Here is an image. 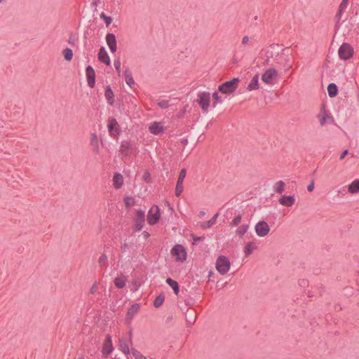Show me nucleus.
<instances>
[{"mask_svg": "<svg viewBox=\"0 0 359 359\" xmlns=\"http://www.w3.org/2000/svg\"><path fill=\"white\" fill-rule=\"evenodd\" d=\"M100 1V0H94V1L93 2V4L94 6H97V3H99Z\"/></svg>", "mask_w": 359, "mask_h": 359, "instance_id": "obj_64", "label": "nucleus"}, {"mask_svg": "<svg viewBox=\"0 0 359 359\" xmlns=\"http://www.w3.org/2000/svg\"><path fill=\"white\" fill-rule=\"evenodd\" d=\"M140 308V304L135 303L128 309L126 314V321L128 323H130L133 320L134 316L139 311Z\"/></svg>", "mask_w": 359, "mask_h": 359, "instance_id": "obj_16", "label": "nucleus"}, {"mask_svg": "<svg viewBox=\"0 0 359 359\" xmlns=\"http://www.w3.org/2000/svg\"><path fill=\"white\" fill-rule=\"evenodd\" d=\"M212 98L214 100V101L212 102V107H216L217 103H222V97L220 95H219V94H218V93L217 91L213 93Z\"/></svg>", "mask_w": 359, "mask_h": 359, "instance_id": "obj_37", "label": "nucleus"}, {"mask_svg": "<svg viewBox=\"0 0 359 359\" xmlns=\"http://www.w3.org/2000/svg\"><path fill=\"white\" fill-rule=\"evenodd\" d=\"M100 266H106L108 264V257L105 254H102L98 259Z\"/></svg>", "mask_w": 359, "mask_h": 359, "instance_id": "obj_39", "label": "nucleus"}, {"mask_svg": "<svg viewBox=\"0 0 359 359\" xmlns=\"http://www.w3.org/2000/svg\"><path fill=\"white\" fill-rule=\"evenodd\" d=\"M171 255L177 262H184L187 259V254L182 245H175L171 250Z\"/></svg>", "mask_w": 359, "mask_h": 359, "instance_id": "obj_3", "label": "nucleus"}, {"mask_svg": "<svg viewBox=\"0 0 359 359\" xmlns=\"http://www.w3.org/2000/svg\"><path fill=\"white\" fill-rule=\"evenodd\" d=\"M284 60H285V63L283 64L284 67L287 69H289L290 68H291L292 67V62L290 61V58H285Z\"/></svg>", "mask_w": 359, "mask_h": 359, "instance_id": "obj_51", "label": "nucleus"}, {"mask_svg": "<svg viewBox=\"0 0 359 359\" xmlns=\"http://www.w3.org/2000/svg\"><path fill=\"white\" fill-rule=\"evenodd\" d=\"M327 93L330 97H335L338 94V87L334 83H331L327 86Z\"/></svg>", "mask_w": 359, "mask_h": 359, "instance_id": "obj_27", "label": "nucleus"}, {"mask_svg": "<svg viewBox=\"0 0 359 359\" xmlns=\"http://www.w3.org/2000/svg\"><path fill=\"white\" fill-rule=\"evenodd\" d=\"M257 246L253 241L248 242L244 248V253L245 257H249L256 250Z\"/></svg>", "mask_w": 359, "mask_h": 359, "instance_id": "obj_25", "label": "nucleus"}, {"mask_svg": "<svg viewBox=\"0 0 359 359\" xmlns=\"http://www.w3.org/2000/svg\"><path fill=\"white\" fill-rule=\"evenodd\" d=\"M285 186V184L283 181L280 180V181L277 182L276 184V188H275L276 191L278 194H281L284 191Z\"/></svg>", "mask_w": 359, "mask_h": 359, "instance_id": "obj_36", "label": "nucleus"}, {"mask_svg": "<svg viewBox=\"0 0 359 359\" xmlns=\"http://www.w3.org/2000/svg\"><path fill=\"white\" fill-rule=\"evenodd\" d=\"M131 353L135 359H141L144 355L137 349L132 348Z\"/></svg>", "mask_w": 359, "mask_h": 359, "instance_id": "obj_45", "label": "nucleus"}, {"mask_svg": "<svg viewBox=\"0 0 359 359\" xmlns=\"http://www.w3.org/2000/svg\"><path fill=\"white\" fill-rule=\"evenodd\" d=\"M100 18L104 21L107 27H108L112 22V18L110 16L106 15L104 13L100 14Z\"/></svg>", "mask_w": 359, "mask_h": 359, "instance_id": "obj_43", "label": "nucleus"}, {"mask_svg": "<svg viewBox=\"0 0 359 359\" xmlns=\"http://www.w3.org/2000/svg\"><path fill=\"white\" fill-rule=\"evenodd\" d=\"M106 41L111 53H115L117 49L116 36L113 33H108L106 35Z\"/></svg>", "mask_w": 359, "mask_h": 359, "instance_id": "obj_15", "label": "nucleus"}, {"mask_svg": "<svg viewBox=\"0 0 359 359\" xmlns=\"http://www.w3.org/2000/svg\"><path fill=\"white\" fill-rule=\"evenodd\" d=\"M135 246V244L133 242L126 243L125 242L123 245L121 246V252H126L129 248H133Z\"/></svg>", "mask_w": 359, "mask_h": 359, "instance_id": "obj_44", "label": "nucleus"}, {"mask_svg": "<svg viewBox=\"0 0 359 359\" xmlns=\"http://www.w3.org/2000/svg\"><path fill=\"white\" fill-rule=\"evenodd\" d=\"M289 50H290V48L289 47H286L283 49H282L281 52L280 53L283 56H289L290 55V53H289Z\"/></svg>", "mask_w": 359, "mask_h": 359, "instance_id": "obj_53", "label": "nucleus"}, {"mask_svg": "<svg viewBox=\"0 0 359 359\" xmlns=\"http://www.w3.org/2000/svg\"><path fill=\"white\" fill-rule=\"evenodd\" d=\"M64 59L67 61H71L73 58V51L69 48H66L62 50Z\"/></svg>", "mask_w": 359, "mask_h": 359, "instance_id": "obj_34", "label": "nucleus"}, {"mask_svg": "<svg viewBox=\"0 0 359 359\" xmlns=\"http://www.w3.org/2000/svg\"><path fill=\"white\" fill-rule=\"evenodd\" d=\"M192 239H193V245H198L200 242H203L205 240V236H197L194 234L191 235Z\"/></svg>", "mask_w": 359, "mask_h": 359, "instance_id": "obj_42", "label": "nucleus"}, {"mask_svg": "<svg viewBox=\"0 0 359 359\" xmlns=\"http://www.w3.org/2000/svg\"><path fill=\"white\" fill-rule=\"evenodd\" d=\"M230 266V261L224 255H220L218 257L216 261L215 267L220 274L224 275L227 273V272L229 271Z\"/></svg>", "mask_w": 359, "mask_h": 359, "instance_id": "obj_2", "label": "nucleus"}, {"mask_svg": "<svg viewBox=\"0 0 359 359\" xmlns=\"http://www.w3.org/2000/svg\"><path fill=\"white\" fill-rule=\"evenodd\" d=\"M114 347L112 344L111 337L109 334L106 336L104 343L102 346V353L104 358H107L108 355L113 351Z\"/></svg>", "mask_w": 359, "mask_h": 359, "instance_id": "obj_13", "label": "nucleus"}, {"mask_svg": "<svg viewBox=\"0 0 359 359\" xmlns=\"http://www.w3.org/2000/svg\"><path fill=\"white\" fill-rule=\"evenodd\" d=\"M186 174L187 170L185 168H182L180 172L175 190V194L177 197L180 196L183 191V182L186 177Z\"/></svg>", "mask_w": 359, "mask_h": 359, "instance_id": "obj_10", "label": "nucleus"}, {"mask_svg": "<svg viewBox=\"0 0 359 359\" xmlns=\"http://www.w3.org/2000/svg\"><path fill=\"white\" fill-rule=\"evenodd\" d=\"M132 330H130L128 332V335H129V340H130V343L132 344Z\"/></svg>", "mask_w": 359, "mask_h": 359, "instance_id": "obj_61", "label": "nucleus"}, {"mask_svg": "<svg viewBox=\"0 0 359 359\" xmlns=\"http://www.w3.org/2000/svg\"><path fill=\"white\" fill-rule=\"evenodd\" d=\"M97 57L101 62L105 64L106 65H110L111 61L109 56L103 46L100 48Z\"/></svg>", "mask_w": 359, "mask_h": 359, "instance_id": "obj_17", "label": "nucleus"}, {"mask_svg": "<svg viewBox=\"0 0 359 359\" xmlns=\"http://www.w3.org/2000/svg\"><path fill=\"white\" fill-rule=\"evenodd\" d=\"M143 180L147 183L151 182V175L149 171H145L143 176H142Z\"/></svg>", "mask_w": 359, "mask_h": 359, "instance_id": "obj_48", "label": "nucleus"}, {"mask_svg": "<svg viewBox=\"0 0 359 359\" xmlns=\"http://www.w3.org/2000/svg\"><path fill=\"white\" fill-rule=\"evenodd\" d=\"M239 82V78H233L231 80L225 81L219 85L218 90L223 94L229 95L237 89Z\"/></svg>", "mask_w": 359, "mask_h": 359, "instance_id": "obj_1", "label": "nucleus"}, {"mask_svg": "<svg viewBox=\"0 0 359 359\" xmlns=\"http://www.w3.org/2000/svg\"><path fill=\"white\" fill-rule=\"evenodd\" d=\"M249 229L248 224H243L240 226H238L236 231V234L240 238H243L244 234L247 232Z\"/></svg>", "mask_w": 359, "mask_h": 359, "instance_id": "obj_31", "label": "nucleus"}, {"mask_svg": "<svg viewBox=\"0 0 359 359\" xmlns=\"http://www.w3.org/2000/svg\"><path fill=\"white\" fill-rule=\"evenodd\" d=\"M134 222H135V231H141L144 226V222H145V215H144V212L143 210H139L137 211Z\"/></svg>", "mask_w": 359, "mask_h": 359, "instance_id": "obj_11", "label": "nucleus"}, {"mask_svg": "<svg viewBox=\"0 0 359 359\" xmlns=\"http://www.w3.org/2000/svg\"><path fill=\"white\" fill-rule=\"evenodd\" d=\"M218 215H219V213L217 212L210 220L202 223L201 226V228L202 229H208V228H210L212 226H213L216 222V219H217Z\"/></svg>", "mask_w": 359, "mask_h": 359, "instance_id": "obj_30", "label": "nucleus"}, {"mask_svg": "<svg viewBox=\"0 0 359 359\" xmlns=\"http://www.w3.org/2000/svg\"><path fill=\"white\" fill-rule=\"evenodd\" d=\"M205 212L201 210V211L199 212L198 216L200 217H203L205 215Z\"/></svg>", "mask_w": 359, "mask_h": 359, "instance_id": "obj_62", "label": "nucleus"}, {"mask_svg": "<svg viewBox=\"0 0 359 359\" xmlns=\"http://www.w3.org/2000/svg\"><path fill=\"white\" fill-rule=\"evenodd\" d=\"M157 105L160 107L161 109H167L169 106V101L168 100H161L157 103Z\"/></svg>", "mask_w": 359, "mask_h": 359, "instance_id": "obj_47", "label": "nucleus"}, {"mask_svg": "<svg viewBox=\"0 0 359 359\" xmlns=\"http://www.w3.org/2000/svg\"><path fill=\"white\" fill-rule=\"evenodd\" d=\"M348 191L351 194L359 192V179L353 180L348 187Z\"/></svg>", "mask_w": 359, "mask_h": 359, "instance_id": "obj_28", "label": "nucleus"}, {"mask_svg": "<svg viewBox=\"0 0 359 359\" xmlns=\"http://www.w3.org/2000/svg\"><path fill=\"white\" fill-rule=\"evenodd\" d=\"M90 145L93 147V151L97 153L99 150V144L97 136L95 133H92L90 135Z\"/></svg>", "mask_w": 359, "mask_h": 359, "instance_id": "obj_29", "label": "nucleus"}, {"mask_svg": "<svg viewBox=\"0 0 359 359\" xmlns=\"http://www.w3.org/2000/svg\"><path fill=\"white\" fill-rule=\"evenodd\" d=\"M279 203L285 207H291L295 203V198L294 196H282L279 198Z\"/></svg>", "mask_w": 359, "mask_h": 359, "instance_id": "obj_18", "label": "nucleus"}, {"mask_svg": "<svg viewBox=\"0 0 359 359\" xmlns=\"http://www.w3.org/2000/svg\"><path fill=\"white\" fill-rule=\"evenodd\" d=\"M149 130L151 133L154 135H159L163 132V126L160 122H154L151 124L149 128Z\"/></svg>", "mask_w": 359, "mask_h": 359, "instance_id": "obj_20", "label": "nucleus"}, {"mask_svg": "<svg viewBox=\"0 0 359 359\" xmlns=\"http://www.w3.org/2000/svg\"><path fill=\"white\" fill-rule=\"evenodd\" d=\"M278 76V72L274 68H270L262 74V80L266 84H271L273 82V80L276 79Z\"/></svg>", "mask_w": 359, "mask_h": 359, "instance_id": "obj_12", "label": "nucleus"}, {"mask_svg": "<svg viewBox=\"0 0 359 359\" xmlns=\"http://www.w3.org/2000/svg\"><path fill=\"white\" fill-rule=\"evenodd\" d=\"M326 118H327V116L325 115V116H322V118H320V123L322 126L325 124V123L326 121Z\"/></svg>", "mask_w": 359, "mask_h": 359, "instance_id": "obj_57", "label": "nucleus"}, {"mask_svg": "<svg viewBox=\"0 0 359 359\" xmlns=\"http://www.w3.org/2000/svg\"><path fill=\"white\" fill-rule=\"evenodd\" d=\"M339 57L341 60H347L353 57V48L348 43H343L338 50Z\"/></svg>", "mask_w": 359, "mask_h": 359, "instance_id": "obj_4", "label": "nucleus"}, {"mask_svg": "<svg viewBox=\"0 0 359 359\" xmlns=\"http://www.w3.org/2000/svg\"><path fill=\"white\" fill-rule=\"evenodd\" d=\"M119 341L121 350L124 353V354L128 355L130 352L128 344L126 343L123 339H119Z\"/></svg>", "mask_w": 359, "mask_h": 359, "instance_id": "obj_35", "label": "nucleus"}, {"mask_svg": "<svg viewBox=\"0 0 359 359\" xmlns=\"http://www.w3.org/2000/svg\"><path fill=\"white\" fill-rule=\"evenodd\" d=\"M255 230L258 236L264 237L269 233L270 227L266 222L262 220L256 224Z\"/></svg>", "mask_w": 359, "mask_h": 359, "instance_id": "obj_9", "label": "nucleus"}, {"mask_svg": "<svg viewBox=\"0 0 359 359\" xmlns=\"http://www.w3.org/2000/svg\"><path fill=\"white\" fill-rule=\"evenodd\" d=\"M123 201L127 208H130L135 204V199L133 197L126 196Z\"/></svg>", "mask_w": 359, "mask_h": 359, "instance_id": "obj_40", "label": "nucleus"}, {"mask_svg": "<svg viewBox=\"0 0 359 359\" xmlns=\"http://www.w3.org/2000/svg\"><path fill=\"white\" fill-rule=\"evenodd\" d=\"M283 57V56L280 54V53H278L275 57H274V60L276 63H278V64H283V61H282V58Z\"/></svg>", "mask_w": 359, "mask_h": 359, "instance_id": "obj_50", "label": "nucleus"}, {"mask_svg": "<svg viewBox=\"0 0 359 359\" xmlns=\"http://www.w3.org/2000/svg\"><path fill=\"white\" fill-rule=\"evenodd\" d=\"M348 0H342L341 2L339 4V8H340V11H344L348 5Z\"/></svg>", "mask_w": 359, "mask_h": 359, "instance_id": "obj_49", "label": "nucleus"}, {"mask_svg": "<svg viewBox=\"0 0 359 359\" xmlns=\"http://www.w3.org/2000/svg\"><path fill=\"white\" fill-rule=\"evenodd\" d=\"M249 41V38L248 36H245L243 37V39H242V43L243 44H245L248 43V41Z\"/></svg>", "mask_w": 359, "mask_h": 359, "instance_id": "obj_58", "label": "nucleus"}, {"mask_svg": "<svg viewBox=\"0 0 359 359\" xmlns=\"http://www.w3.org/2000/svg\"><path fill=\"white\" fill-rule=\"evenodd\" d=\"M242 220V215L241 214H238L234 217V218L230 222V225L231 226H237Z\"/></svg>", "mask_w": 359, "mask_h": 359, "instance_id": "obj_38", "label": "nucleus"}, {"mask_svg": "<svg viewBox=\"0 0 359 359\" xmlns=\"http://www.w3.org/2000/svg\"><path fill=\"white\" fill-rule=\"evenodd\" d=\"M196 102L203 111H207L210 103V93L208 92H200L198 95Z\"/></svg>", "mask_w": 359, "mask_h": 359, "instance_id": "obj_5", "label": "nucleus"}, {"mask_svg": "<svg viewBox=\"0 0 359 359\" xmlns=\"http://www.w3.org/2000/svg\"><path fill=\"white\" fill-rule=\"evenodd\" d=\"M123 184V177L121 174L116 172L113 176V184L116 189H120Z\"/></svg>", "mask_w": 359, "mask_h": 359, "instance_id": "obj_23", "label": "nucleus"}, {"mask_svg": "<svg viewBox=\"0 0 359 359\" xmlns=\"http://www.w3.org/2000/svg\"><path fill=\"white\" fill-rule=\"evenodd\" d=\"M165 282L173 290L174 293L178 295L180 292L179 283L171 278H168Z\"/></svg>", "mask_w": 359, "mask_h": 359, "instance_id": "obj_24", "label": "nucleus"}, {"mask_svg": "<svg viewBox=\"0 0 359 359\" xmlns=\"http://www.w3.org/2000/svg\"><path fill=\"white\" fill-rule=\"evenodd\" d=\"M125 81L126 83L131 88H133L135 86V82L133 78L132 74L128 67L124 71Z\"/></svg>", "mask_w": 359, "mask_h": 359, "instance_id": "obj_22", "label": "nucleus"}, {"mask_svg": "<svg viewBox=\"0 0 359 359\" xmlns=\"http://www.w3.org/2000/svg\"><path fill=\"white\" fill-rule=\"evenodd\" d=\"M86 79L88 85L93 88L95 85V72L92 66L88 65L86 68Z\"/></svg>", "mask_w": 359, "mask_h": 359, "instance_id": "obj_14", "label": "nucleus"}, {"mask_svg": "<svg viewBox=\"0 0 359 359\" xmlns=\"http://www.w3.org/2000/svg\"><path fill=\"white\" fill-rule=\"evenodd\" d=\"M187 142H188V140H187V139H183V140H182V143L183 144H184V145H185V144H187Z\"/></svg>", "mask_w": 359, "mask_h": 359, "instance_id": "obj_63", "label": "nucleus"}, {"mask_svg": "<svg viewBox=\"0 0 359 359\" xmlns=\"http://www.w3.org/2000/svg\"><path fill=\"white\" fill-rule=\"evenodd\" d=\"M114 65L115 69L117 72L118 74L120 75L121 63L119 58L114 60Z\"/></svg>", "mask_w": 359, "mask_h": 359, "instance_id": "obj_46", "label": "nucleus"}, {"mask_svg": "<svg viewBox=\"0 0 359 359\" xmlns=\"http://www.w3.org/2000/svg\"><path fill=\"white\" fill-rule=\"evenodd\" d=\"M68 43L71 44L72 46H74V40L72 39V36L69 37L68 40Z\"/></svg>", "mask_w": 359, "mask_h": 359, "instance_id": "obj_59", "label": "nucleus"}, {"mask_svg": "<svg viewBox=\"0 0 359 359\" xmlns=\"http://www.w3.org/2000/svg\"><path fill=\"white\" fill-rule=\"evenodd\" d=\"M104 97L109 105L113 106L114 104V94L110 85H107L105 88Z\"/></svg>", "mask_w": 359, "mask_h": 359, "instance_id": "obj_19", "label": "nucleus"}, {"mask_svg": "<svg viewBox=\"0 0 359 359\" xmlns=\"http://www.w3.org/2000/svg\"><path fill=\"white\" fill-rule=\"evenodd\" d=\"M137 149L135 144H133L131 141L123 140L121 142L119 151L124 156H129L133 151Z\"/></svg>", "mask_w": 359, "mask_h": 359, "instance_id": "obj_8", "label": "nucleus"}, {"mask_svg": "<svg viewBox=\"0 0 359 359\" xmlns=\"http://www.w3.org/2000/svg\"><path fill=\"white\" fill-rule=\"evenodd\" d=\"M344 11H340V8L338 9V11L335 15V20H336V24H335V29H338L339 27V25H340V23H339V21H340V19L341 18V15H342V12Z\"/></svg>", "mask_w": 359, "mask_h": 359, "instance_id": "obj_41", "label": "nucleus"}, {"mask_svg": "<svg viewBox=\"0 0 359 359\" xmlns=\"http://www.w3.org/2000/svg\"><path fill=\"white\" fill-rule=\"evenodd\" d=\"M109 135L117 139L120 135V126L115 118H109L107 124Z\"/></svg>", "mask_w": 359, "mask_h": 359, "instance_id": "obj_7", "label": "nucleus"}, {"mask_svg": "<svg viewBox=\"0 0 359 359\" xmlns=\"http://www.w3.org/2000/svg\"><path fill=\"white\" fill-rule=\"evenodd\" d=\"M160 217L161 213L158 206L153 205L148 212L147 222L149 225L153 226L158 222Z\"/></svg>", "mask_w": 359, "mask_h": 359, "instance_id": "obj_6", "label": "nucleus"}, {"mask_svg": "<svg viewBox=\"0 0 359 359\" xmlns=\"http://www.w3.org/2000/svg\"><path fill=\"white\" fill-rule=\"evenodd\" d=\"M348 149H345L342 151V153L341 154L340 156H339V159L340 160H342L345 158V156L348 154Z\"/></svg>", "mask_w": 359, "mask_h": 359, "instance_id": "obj_55", "label": "nucleus"}, {"mask_svg": "<svg viewBox=\"0 0 359 359\" xmlns=\"http://www.w3.org/2000/svg\"><path fill=\"white\" fill-rule=\"evenodd\" d=\"M258 88H259V74H257L252 77V80L250 81V83L248 84L247 89L249 91H252V90L257 89Z\"/></svg>", "mask_w": 359, "mask_h": 359, "instance_id": "obj_26", "label": "nucleus"}, {"mask_svg": "<svg viewBox=\"0 0 359 359\" xmlns=\"http://www.w3.org/2000/svg\"><path fill=\"white\" fill-rule=\"evenodd\" d=\"M314 189V182L311 181V183L307 187V190L309 192L313 191Z\"/></svg>", "mask_w": 359, "mask_h": 359, "instance_id": "obj_54", "label": "nucleus"}, {"mask_svg": "<svg viewBox=\"0 0 359 359\" xmlns=\"http://www.w3.org/2000/svg\"><path fill=\"white\" fill-rule=\"evenodd\" d=\"M126 278L123 277H118L116 278L114 280L115 286L118 288L121 289L123 288L126 285Z\"/></svg>", "mask_w": 359, "mask_h": 359, "instance_id": "obj_33", "label": "nucleus"}, {"mask_svg": "<svg viewBox=\"0 0 359 359\" xmlns=\"http://www.w3.org/2000/svg\"><path fill=\"white\" fill-rule=\"evenodd\" d=\"M165 300V294L163 292L160 293L154 301V306L155 308H159L161 306Z\"/></svg>", "mask_w": 359, "mask_h": 359, "instance_id": "obj_32", "label": "nucleus"}, {"mask_svg": "<svg viewBox=\"0 0 359 359\" xmlns=\"http://www.w3.org/2000/svg\"><path fill=\"white\" fill-rule=\"evenodd\" d=\"M185 318L187 322L192 325L196 322V311L193 309H187L185 313Z\"/></svg>", "mask_w": 359, "mask_h": 359, "instance_id": "obj_21", "label": "nucleus"}, {"mask_svg": "<svg viewBox=\"0 0 359 359\" xmlns=\"http://www.w3.org/2000/svg\"><path fill=\"white\" fill-rule=\"evenodd\" d=\"M142 234L145 238H147L150 236L149 233H148L147 231H144Z\"/></svg>", "mask_w": 359, "mask_h": 359, "instance_id": "obj_60", "label": "nucleus"}, {"mask_svg": "<svg viewBox=\"0 0 359 359\" xmlns=\"http://www.w3.org/2000/svg\"><path fill=\"white\" fill-rule=\"evenodd\" d=\"M97 288V284H96V283H94V284L92 285V287H91V288H90V294H94V293L95 292V291H96Z\"/></svg>", "mask_w": 359, "mask_h": 359, "instance_id": "obj_56", "label": "nucleus"}, {"mask_svg": "<svg viewBox=\"0 0 359 359\" xmlns=\"http://www.w3.org/2000/svg\"><path fill=\"white\" fill-rule=\"evenodd\" d=\"M300 287H304L308 285L309 281L306 279H300L298 281Z\"/></svg>", "mask_w": 359, "mask_h": 359, "instance_id": "obj_52", "label": "nucleus"}]
</instances>
